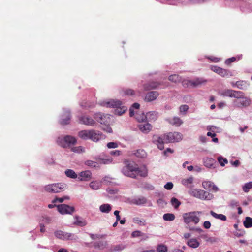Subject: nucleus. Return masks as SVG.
I'll use <instances>...</instances> for the list:
<instances>
[{"mask_svg": "<svg viewBox=\"0 0 252 252\" xmlns=\"http://www.w3.org/2000/svg\"><path fill=\"white\" fill-rule=\"evenodd\" d=\"M164 138L166 143L178 142L183 139V135L179 132H171L164 134Z\"/></svg>", "mask_w": 252, "mask_h": 252, "instance_id": "nucleus-7", "label": "nucleus"}, {"mask_svg": "<svg viewBox=\"0 0 252 252\" xmlns=\"http://www.w3.org/2000/svg\"><path fill=\"white\" fill-rule=\"evenodd\" d=\"M187 244L189 247L195 249L199 246L200 243L196 238H192L188 240L187 242Z\"/></svg>", "mask_w": 252, "mask_h": 252, "instance_id": "nucleus-27", "label": "nucleus"}, {"mask_svg": "<svg viewBox=\"0 0 252 252\" xmlns=\"http://www.w3.org/2000/svg\"><path fill=\"white\" fill-rule=\"evenodd\" d=\"M112 209V206L109 204H103L99 206V210L103 213H108Z\"/></svg>", "mask_w": 252, "mask_h": 252, "instance_id": "nucleus-29", "label": "nucleus"}, {"mask_svg": "<svg viewBox=\"0 0 252 252\" xmlns=\"http://www.w3.org/2000/svg\"><path fill=\"white\" fill-rule=\"evenodd\" d=\"M199 140L200 142H201L202 143H205L207 142V138L205 136H200L199 137Z\"/></svg>", "mask_w": 252, "mask_h": 252, "instance_id": "nucleus-62", "label": "nucleus"}, {"mask_svg": "<svg viewBox=\"0 0 252 252\" xmlns=\"http://www.w3.org/2000/svg\"><path fill=\"white\" fill-rule=\"evenodd\" d=\"M252 188V181L245 184L243 187V189L245 192H248L249 191L250 189Z\"/></svg>", "mask_w": 252, "mask_h": 252, "instance_id": "nucleus-45", "label": "nucleus"}, {"mask_svg": "<svg viewBox=\"0 0 252 252\" xmlns=\"http://www.w3.org/2000/svg\"><path fill=\"white\" fill-rule=\"evenodd\" d=\"M190 194L195 197L204 200H211L214 197L212 194L203 190L196 189H191L190 191Z\"/></svg>", "mask_w": 252, "mask_h": 252, "instance_id": "nucleus-6", "label": "nucleus"}, {"mask_svg": "<svg viewBox=\"0 0 252 252\" xmlns=\"http://www.w3.org/2000/svg\"><path fill=\"white\" fill-rule=\"evenodd\" d=\"M85 164L90 167H95L97 165V163L92 160H87L86 161Z\"/></svg>", "mask_w": 252, "mask_h": 252, "instance_id": "nucleus-54", "label": "nucleus"}, {"mask_svg": "<svg viewBox=\"0 0 252 252\" xmlns=\"http://www.w3.org/2000/svg\"><path fill=\"white\" fill-rule=\"evenodd\" d=\"M218 74L222 77H225L229 75V72L226 69L220 68L218 72Z\"/></svg>", "mask_w": 252, "mask_h": 252, "instance_id": "nucleus-49", "label": "nucleus"}, {"mask_svg": "<svg viewBox=\"0 0 252 252\" xmlns=\"http://www.w3.org/2000/svg\"><path fill=\"white\" fill-rule=\"evenodd\" d=\"M173 184L171 182H168L164 186V188L168 190L171 189L173 188Z\"/></svg>", "mask_w": 252, "mask_h": 252, "instance_id": "nucleus-60", "label": "nucleus"}, {"mask_svg": "<svg viewBox=\"0 0 252 252\" xmlns=\"http://www.w3.org/2000/svg\"><path fill=\"white\" fill-rule=\"evenodd\" d=\"M236 88L241 90L245 89L247 87L246 82L244 81H238L236 82Z\"/></svg>", "mask_w": 252, "mask_h": 252, "instance_id": "nucleus-38", "label": "nucleus"}, {"mask_svg": "<svg viewBox=\"0 0 252 252\" xmlns=\"http://www.w3.org/2000/svg\"><path fill=\"white\" fill-rule=\"evenodd\" d=\"M57 144L63 148L72 147V145L77 143L76 138L73 136L66 135L63 137H59L57 140Z\"/></svg>", "mask_w": 252, "mask_h": 252, "instance_id": "nucleus-4", "label": "nucleus"}, {"mask_svg": "<svg viewBox=\"0 0 252 252\" xmlns=\"http://www.w3.org/2000/svg\"><path fill=\"white\" fill-rule=\"evenodd\" d=\"M169 80L173 82L177 83L181 81V78L178 75L174 74L169 77Z\"/></svg>", "mask_w": 252, "mask_h": 252, "instance_id": "nucleus-41", "label": "nucleus"}, {"mask_svg": "<svg viewBox=\"0 0 252 252\" xmlns=\"http://www.w3.org/2000/svg\"><path fill=\"white\" fill-rule=\"evenodd\" d=\"M203 227L206 229H209L211 227V223L209 221H205L203 223Z\"/></svg>", "mask_w": 252, "mask_h": 252, "instance_id": "nucleus-61", "label": "nucleus"}, {"mask_svg": "<svg viewBox=\"0 0 252 252\" xmlns=\"http://www.w3.org/2000/svg\"><path fill=\"white\" fill-rule=\"evenodd\" d=\"M220 67H219L217 66H212L211 67V69L213 71H214V72L217 73V74H218V72L219 71V69H220Z\"/></svg>", "mask_w": 252, "mask_h": 252, "instance_id": "nucleus-63", "label": "nucleus"}, {"mask_svg": "<svg viewBox=\"0 0 252 252\" xmlns=\"http://www.w3.org/2000/svg\"><path fill=\"white\" fill-rule=\"evenodd\" d=\"M113 180V179L112 178L109 176H105L102 179L101 182L102 184L103 183L108 185L112 182Z\"/></svg>", "mask_w": 252, "mask_h": 252, "instance_id": "nucleus-46", "label": "nucleus"}, {"mask_svg": "<svg viewBox=\"0 0 252 252\" xmlns=\"http://www.w3.org/2000/svg\"><path fill=\"white\" fill-rule=\"evenodd\" d=\"M99 104L107 108H116L115 113L118 115H122L127 110V107L123 105L122 102L118 100H105L99 102Z\"/></svg>", "mask_w": 252, "mask_h": 252, "instance_id": "nucleus-2", "label": "nucleus"}, {"mask_svg": "<svg viewBox=\"0 0 252 252\" xmlns=\"http://www.w3.org/2000/svg\"><path fill=\"white\" fill-rule=\"evenodd\" d=\"M122 173L126 176L136 178L137 176L145 177L147 175V170L145 166L139 168L134 162H127L122 169Z\"/></svg>", "mask_w": 252, "mask_h": 252, "instance_id": "nucleus-1", "label": "nucleus"}, {"mask_svg": "<svg viewBox=\"0 0 252 252\" xmlns=\"http://www.w3.org/2000/svg\"><path fill=\"white\" fill-rule=\"evenodd\" d=\"M201 211H191L183 213L182 218L184 223L189 227L191 225H197L200 221Z\"/></svg>", "mask_w": 252, "mask_h": 252, "instance_id": "nucleus-3", "label": "nucleus"}, {"mask_svg": "<svg viewBox=\"0 0 252 252\" xmlns=\"http://www.w3.org/2000/svg\"><path fill=\"white\" fill-rule=\"evenodd\" d=\"M166 120L169 124L176 127H179L183 124V120L177 116L167 118Z\"/></svg>", "mask_w": 252, "mask_h": 252, "instance_id": "nucleus-18", "label": "nucleus"}, {"mask_svg": "<svg viewBox=\"0 0 252 252\" xmlns=\"http://www.w3.org/2000/svg\"><path fill=\"white\" fill-rule=\"evenodd\" d=\"M218 162L221 166H224L226 164L228 163V160L226 158H223L222 156H219L217 158Z\"/></svg>", "mask_w": 252, "mask_h": 252, "instance_id": "nucleus-44", "label": "nucleus"}, {"mask_svg": "<svg viewBox=\"0 0 252 252\" xmlns=\"http://www.w3.org/2000/svg\"><path fill=\"white\" fill-rule=\"evenodd\" d=\"M138 127L139 130L144 133H149L152 129V126L149 123L140 124Z\"/></svg>", "mask_w": 252, "mask_h": 252, "instance_id": "nucleus-23", "label": "nucleus"}, {"mask_svg": "<svg viewBox=\"0 0 252 252\" xmlns=\"http://www.w3.org/2000/svg\"><path fill=\"white\" fill-rule=\"evenodd\" d=\"M66 188V185L61 183L49 184L44 187L45 190L50 193H58Z\"/></svg>", "mask_w": 252, "mask_h": 252, "instance_id": "nucleus-8", "label": "nucleus"}, {"mask_svg": "<svg viewBox=\"0 0 252 252\" xmlns=\"http://www.w3.org/2000/svg\"><path fill=\"white\" fill-rule=\"evenodd\" d=\"M147 202V200L145 197H141L136 198L134 200V203L136 205H143Z\"/></svg>", "mask_w": 252, "mask_h": 252, "instance_id": "nucleus-39", "label": "nucleus"}, {"mask_svg": "<svg viewBox=\"0 0 252 252\" xmlns=\"http://www.w3.org/2000/svg\"><path fill=\"white\" fill-rule=\"evenodd\" d=\"M219 94L223 97H229L233 98L241 97L240 94H242L241 91H235L231 89H224L219 92Z\"/></svg>", "mask_w": 252, "mask_h": 252, "instance_id": "nucleus-12", "label": "nucleus"}, {"mask_svg": "<svg viewBox=\"0 0 252 252\" xmlns=\"http://www.w3.org/2000/svg\"><path fill=\"white\" fill-rule=\"evenodd\" d=\"M179 109L180 114L186 115L189 109V107L186 104L182 105L179 107Z\"/></svg>", "mask_w": 252, "mask_h": 252, "instance_id": "nucleus-37", "label": "nucleus"}, {"mask_svg": "<svg viewBox=\"0 0 252 252\" xmlns=\"http://www.w3.org/2000/svg\"><path fill=\"white\" fill-rule=\"evenodd\" d=\"M65 175L70 178L76 179L78 178L77 174L71 169H67L65 171Z\"/></svg>", "mask_w": 252, "mask_h": 252, "instance_id": "nucleus-34", "label": "nucleus"}, {"mask_svg": "<svg viewBox=\"0 0 252 252\" xmlns=\"http://www.w3.org/2000/svg\"><path fill=\"white\" fill-rule=\"evenodd\" d=\"M91 135V130H84L80 131L78 133L79 137L84 140H90Z\"/></svg>", "mask_w": 252, "mask_h": 252, "instance_id": "nucleus-26", "label": "nucleus"}, {"mask_svg": "<svg viewBox=\"0 0 252 252\" xmlns=\"http://www.w3.org/2000/svg\"><path fill=\"white\" fill-rule=\"evenodd\" d=\"M123 93L124 94L126 95L133 96L136 94V92L133 90L130 89H127L124 90Z\"/></svg>", "mask_w": 252, "mask_h": 252, "instance_id": "nucleus-47", "label": "nucleus"}, {"mask_svg": "<svg viewBox=\"0 0 252 252\" xmlns=\"http://www.w3.org/2000/svg\"><path fill=\"white\" fill-rule=\"evenodd\" d=\"M55 236L58 239L63 240H76L77 238L73 234L57 230L54 232Z\"/></svg>", "mask_w": 252, "mask_h": 252, "instance_id": "nucleus-11", "label": "nucleus"}, {"mask_svg": "<svg viewBox=\"0 0 252 252\" xmlns=\"http://www.w3.org/2000/svg\"><path fill=\"white\" fill-rule=\"evenodd\" d=\"M133 222L139 226H145L146 224L145 220L135 217L133 219Z\"/></svg>", "mask_w": 252, "mask_h": 252, "instance_id": "nucleus-33", "label": "nucleus"}, {"mask_svg": "<svg viewBox=\"0 0 252 252\" xmlns=\"http://www.w3.org/2000/svg\"><path fill=\"white\" fill-rule=\"evenodd\" d=\"M80 123L81 124L93 126L95 124V122L91 118L88 116H82L79 119Z\"/></svg>", "mask_w": 252, "mask_h": 252, "instance_id": "nucleus-22", "label": "nucleus"}, {"mask_svg": "<svg viewBox=\"0 0 252 252\" xmlns=\"http://www.w3.org/2000/svg\"><path fill=\"white\" fill-rule=\"evenodd\" d=\"M71 151L77 154H81L85 152V148L82 146L72 147Z\"/></svg>", "mask_w": 252, "mask_h": 252, "instance_id": "nucleus-32", "label": "nucleus"}, {"mask_svg": "<svg viewBox=\"0 0 252 252\" xmlns=\"http://www.w3.org/2000/svg\"><path fill=\"white\" fill-rule=\"evenodd\" d=\"M125 245L123 244H119L114 246L113 250L114 251H120L124 250L125 248Z\"/></svg>", "mask_w": 252, "mask_h": 252, "instance_id": "nucleus-52", "label": "nucleus"}, {"mask_svg": "<svg viewBox=\"0 0 252 252\" xmlns=\"http://www.w3.org/2000/svg\"><path fill=\"white\" fill-rule=\"evenodd\" d=\"M159 84L157 82L145 83L139 86V88L144 91L151 90L157 88Z\"/></svg>", "mask_w": 252, "mask_h": 252, "instance_id": "nucleus-14", "label": "nucleus"}, {"mask_svg": "<svg viewBox=\"0 0 252 252\" xmlns=\"http://www.w3.org/2000/svg\"><path fill=\"white\" fill-rule=\"evenodd\" d=\"M171 203L172 206L177 209L179 207V206L181 205V202L176 198H172L171 200Z\"/></svg>", "mask_w": 252, "mask_h": 252, "instance_id": "nucleus-43", "label": "nucleus"}, {"mask_svg": "<svg viewBox=\"0 0 252 252\" xmlns=\"http://www.w3.org/2000/svg\"><path fill=\"white\" fill-rule=\"evenodd\" d=\"M206 82V80L202 78H197L193 80H185L182 82L185 87H198Z\"/></svg>", "mask_w": 252, "mask_h": 252, "instance_id": "nucleus-10", "label": "nucleus"}, {"mask_svg": "<svg viewBox=\"0 0 252 252\" xmlns=\"http://www.w3.org/2000/svg\"><path fill=\"white\" fill-rule=\"evenodd\" d=\"M163 219L166 221H172L175 220V216L172 213H166L163 215Z\"/></svg>", "mask_w": 252, "mask_h": 252, "instance_id": "nucleus-36", "label": "nucleus"}, {"mask_svg": "<svg viewBox=\"0 0 252 252\" xmlns=\"http://www.w3.org/2000/svg\"><path fill=\"white\" fill-rule=\"evenodd\" d=\"M89 187L93 190H98L102 186L101 181L94 180L89 183Z\"/></svg>", "mask_w": 252, "mask_h": 252, "instance_id": "nucleus-25", "label": "nucleus"}, {"mask_svg": "<svg viewBox=\"0 0 252 252\" xmlns=\"http://www.w3.org/2000/svg\"><path fill=\"white\" fill-rule=\"evenodd\" d=\"M58 211L63 215L70 214L74 211V208L73 207L66 204H61L57 206Z\"/></svg>", "mask_w": 252, "mask_h": 252, "instance_id": "nucleus-13", "label": "nucleus"}, {"mask_svg": "<svg viewBox=\"0 0 252 252\" xmlns=\"http://www.w3.org/2000/svg\"><path fill=\"white\" fill-rule=\"evenodd\" d=\"M242 58V55H238L237 57H233L227 59L225 63L226 64H230L232 62H234L236 60H239Z\"/></svg>", "mask_w": 252, "mask_h": 252, "instance_id": "nucleus-42", "label": "nucleus"}, {"mask_svg": "<svg viewBox=\"0 0 252 252\" xmlns=\"http://www.w3.org/2000/svg\"><path fill=\"white\" fill-rule=\"evenodd\" d=\"M92 177V172L89 170L80 172L78 176V180L80 181L87 182L90 181Z\"/></svg>", "mask_w": 252, "mask_h": 252, "instance_id": "nucleus-15", "label": "nucleus"}, {"mask_svg": "<svg viewBox=\"0 0 252 252\" xmlns=\"http://www.w3.org/2000/svg\"><path fill=\"white\" fill-rule=\"evenodd\" d=\"M76 218L77 219V220L75 222V224L80 226H84L86 224L84 221H83L82 220H79L78 217H76Z\"/></svg>", "mask_w": 252, "mask_h": 252, "instance_id": "nucleus-59", "label": "nucleus"}, {"mask_svg": "<svg viewBox=\"0 0 252 252\" xmlns=\"http://www.w3.org/2000/svg\"><path fill=\"white\" fill-rule=\"evenodd\" d=\"M107 147L109 149L116 148L118 147V144L117 142H109L107 144Z\"/></svg>", "mask_w": 252, "mask_h": 252, "instance_id": "nucleus-51", "label": "nucleus"}, {"mask_svg": "<svg viewBox=\"0 0 252 252\" xmlns=\"http://www.w3.org/2000/svg\"><path fill=\"white\" fill-rule=\"evenodd\" d=\"M146 119L148 121H154L158 118V114L156 112H149L146 114Z\"/></svg>", "mask_w": 252, "mask_h": 252, "instance_id": "nucleus-28", "label": "nucleus"}, {"mask_svg": "<svg viewBox=\"0 0 252 252\" xmlns=\"http://www.w3.org/2000/svg\"><path fill=\"white\" fill-rule=\"evenodd\" d=\"M193 181V178L192 177H189L188 178L183 179L182 181V183L184 186H189V185L192 183Z\"/></svg>", "mask_w": 252, "mask_h": 252, "instance_id": "nucleus-40", "label": "nucleus"}, {"mask_svg": "<svg viewBox=\"0 0 252 252\" xmlns=\"http://www.w3.org/2000/svg\"><path fill=\"white\" fill-rule=\"evenodd\" d=\"M121 154V152L119 150L112 151L110 152L111 155L119 156Z\"/></svg>", "mask_w": 252, "mask_h": 252, "instance_id": "nucleus-64", "label": "nucleus"}, {"mask_svg": "<svg viewBox=\"0 0 252 252\" xmlns=\"http://www.w3.org/2000/svg\"><path fill=\"white\" fill-rule=\"evenodd\" d=\"M242 94H240L241 97L236 98L237 100H234L233 103L235 107L237 108L247 107L251 104V100L250 98L246 97L243 92L241 91Z\"/></svg>", "mask_w": 252, "mask_h": 252, "instance_id": "nucleus-9", "label": "nucleus"}, {"mask_svg": "<svg viewBox=\"0 0 252 252\" xmlns=\"http://www.w3.org/2000/svg\"><path fill=\"white\" fill-rule=\"evenodd\" d=\"M110 116L108 114L96 113L94 115V118L101 124H106L110 122Z\"/></svg>", "mask_w": 252, "mask_h": 252, "instance_id": "nucleus-16", "label": "nucleus"}, {"mask_svg": "<svg viewBox=\"0 0 252 252\" xmlns=\"http://www.w3.org/2000/svg\"><path fill=\"white\" fill-rule=\"evenodd\" d=\"M203 164L205 167L209 169H214L215 168L216 161L211 158L204 157L202 159Z\"/></svg>", "mask_w": 252, "mask_h": 252, "instance_id": "nucleus-17", "label": "nucleus"}, {"mask_svg": "<svg viewBox=\"0 0 252 252\" xmlns=\"http://www.w3.org/2000/svg\"><path fill=\"white\" fill-rule=\"evenodd\" d=\"M210 214L215 219L220 220L223 221H225L227 219L226 217L221 214H217L213 211H210Z\"/></svg>", "mask_w": 252, "mask_h": 252, "instance_id": "nucleus-30", "label": "nucleus"}, {"mask_svg": "<svg viewBox=\"0 0 252 252\" xmlns=\"http://www.w3.org/2000/svg\"><path fill=\"white\" fill-rule=\"evenodd\" d=\"M159 93L158 91H151L147 93L144 98L146 102H151L155 100L159 95Z\"/></svg>", "mask_w": 252, "mask_h": 252, "instance_id": "nucleus-20", "label": "nucleus"}, {"mask_svg": "<svg viewBox=\"0 0 252 252\" xmlns=\"http://www.w3.org/2000/svg\"><path fill=\"white\" fill-rule=\"evenodd\" d=\"M142 233L140 231L136 230L132 233V237H138L142 235Z\"/></svg>", "mask_w": 252, "mask_h": 252, "instance_id": "nucleus-56", "label": "nucleus"}, {"mask_svg": "<svg viewBox=\"0 0 252 252\" xmlns=\"http://www.w3.org/2000/svg\"><path fill=\"white\" fill-rule=\"evenodd\" d=\"M70 120V112L69 110H65L63 114L62 115L60 119V123L62 125H66L69 123Z\"/></svg>", "mask_w": 252, "mask_h": 252, "instance_id": "nucleus-24", "label": "nucleus"}, {"mask_svg": "<svg viewBox=\"0 0 252 252\" xmlns=\"http://www.w3.org/2000/svg\"><path fill=\"white\" fill-rule=\"evenodd\" d=\"M213 182L210 181H205L202 182V187L205 189H211V185H212Z\"/></svg>", "mask_w": 252, "mask_h": 252, "instance_id": "nucleus-48", "label": "nucleus"}, {"mask_svg": "<svg viewBox=\"0 0 252 252\" xmlns=\"http://www.w3.org/2000/svg\"><path fill=\"white\" fill-rule=\"evenodd\" d=\"M69 199V197L68 196H64V197H61V198H56V199H55L54 200H53L52 202L53 203L56 202L57 201H58L59 202H63L65 199H67L68 200Z\"/></svg>", "mask_w": 252, "mask_h": 252, "instance_id": "nucleus-53", "label": "nucleus"}, {"mask_svg": "<svg viewBox=\"0 0 252 252\" xmlns=\"http://www.w3.org/2000/svg\"><path fill=\"white\" fill-rule=\"evenodd\" d=\"M43 221L45 223V224H49L50 223L52 222V219L51 218L49 217H44L43 219Z\"/></svg>", "mask_w": 252, "mask_h": 252, "instance_id": "nucleus-58", "label": "nucleus"}, {"mask_svg": "<svg viewBox=\"0 0 252 252\" xmlns=\"http://www.w3.org/2000/svg\"><path fill=\"white\" fill-rule=\"evenodd\" d=\"M243 224L246 228H248L252 227V218L249 217H246L243 221Z\"/></svg>", "mask_w": 252, "mask_h": 252, "instance_id": "nucleus-35", "label": "nucleus"}, {"mask_svg": "<svg viewBox=\"0 0 252 252\" xmlns=\"http://www.w3.org/2000/svg\"><path fill=\"white\" fill-rule=\"evenodd\" d=\"M157 250L158 252H167V247L164 245H159L158 246Z\"/></svg>", "mask_w": 252, "mask_h": 252, "instance_id": "nucleus-50", "label": "nucleus"}, {"mask_svg": "<svg viewBox=\"0 0 252 252\" xmlns=\"http://www.w3.org/2000/svg\"><path fill=\"white\" fill-rule=\"evenodd\" d=\"M102 129L106 131L107 133H111L112 132V128L108 125H104L102 127Z\"/></svg>", "mask_w": 252, "mask_h": 252, "instance_id": "nucleus-55", "label": "nucleus"}, {"mask_svg": "<svg viewBox=\"0 0 252 252\" xmlns=\"http://www.w3.org/2000/svg\"><path fill=\"white\" fill-rule=\"evenodd\" d=\"M104 138V135L101 132L91 129V140L94 142H97Z\"/></svg>", "mask_w": 252, "mask_h": 252, "instance_id": "nucleus-19", "label": "nucleus"}, {"mask_svg": "<svg viewBox=\"0 0 252 252\" xmlns=\"http://www.w3.org/2000/svg\"><path fill=\"white\" fill-rule=\"evenodd\" d=\"M133 154L140 158H145L147 156V153L143 149L137 150L133 153Z\"/></svg>", "mask_w": 252, "mask_h": 252, "instance_id": "nucleus-31", "label": "nucleus"}, {"mask_svg": "<svg viewBox=\"0 0 252 252\" xmlns=\"http://www.w3.org/2000/svg\"><path fill=\"white\" fill-rule=\"evenodd\" d=\"M140 107V105L138 103H134L129 109V115L130 117L134 116L135 119L139 122H143L146 121V114L142 112L137 113Z\"/></svg>", "mask_w": 252, "mask_h": 252, "instance_id": "nucleus-5", "label": "nucleus"}, {"mask_svg": "<svg viewBox=\"0 0 252 252\" xmlns=\"http://www.w3.org/2000/svg\"><path fill=\"white\" fill-rule=\"evenodd\" d=\"M189 230L190 231H194L198 233H201L203 232V230L199 227H189Z\"/></svg>", "mask_w": 252, "mask_h": 252, "instance_id": "nucleus-57", "label": "nucleus"}, {"mask_svg": "<svg viewBox=\"0 0 252 252\" xmlns=\"http://www.w3.org/2000/svg\"><path fill=\"white\" fill-rule=\"evenodd\" d=\"M154 143L156 144L158 148L160 150H163L164 148V143H166L164 138V135L161 136H155L153 140Z\"/></svg>", "mask_w": 252, "mask_h": 252, "instance_id": "nucleus-21", "label": "nucleus"}]
</instances>
